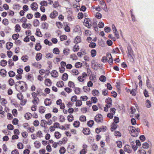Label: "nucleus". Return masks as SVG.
<instances>
[{
    "mask_svg": "<svg viewBox=\"0 0 154 154\" xmlns=\"http://www.w3.org/2000/svg\"><path fill=\"white\" fill-rule=\"evenodd\" d=\"M37 137L41 138L43 137V134L42 131H38L37 134H36Z\"/></svg>",
    "mask_w": 154,
    "mask_h": 154,
    "instance_id": "53",
    "label": "nucleus"
},
{
    "mask_svg": "<svg viewBox=\"0 0 154 154\" xmlns=\"http://www.w3.org/2000/svg\"><path fill=\"white\" fill-rule=\"evenodd\" d=\"M84 25L88 28H90L91 26V21L89 18H85L83 22Z\"/></svg>",
    "mask_w": 154,
    "mask_h": 154,
    "instance_id": "5",
    "label": "nucleus"
},
{
    "mask_svg": "<svg viewBox=\"0 0 154 154\" xmlns=\"http://www.w3.org/2000/svg\"><path fill=\"white\" fill-rule=\"evenodd\" d=\"M108 56L109 57L107 61L109 62L110 64L111 65L112 63L113 59L112 56L111 54H108Z\"/></svg>",
    "mask_w": 154,
    "mask_h": 154,
    "instance_id": "27",
    "label": "nucleus"
},
{
    "mask_svg": "<svg viewBox=\"0 0 154 154\" xmlns=\"http://www.w3.org/2000/svg\"><path fill=\"white\" fill-rule=\"evenodd\" d=\"M6 72L5 69H1L0 71V75L2 77H5L6 76Z\"/></svg>",
    "mask_w": 154,
    "mask_h": 154,
    "instance_id": "29",
    "label": "nucleus"
},
{
    "mask_svg": "<svg viewBox=\"0 0 154 154\" xmlns=\"http://www.w3.org/2000/svg\"><path fill=\"white\" fill-rule=\"evenodd\" d=\"M73 31L75 32H81V29L79 26H76L73 29Z\"/></svg>",
    "mask_w": 154,
    "mask_h": 154,
    "instance_id": "25",
    "label": "nucleus"
},
{
    "mask_svg": "<svg viewBox=\"0 0 154 154\" xmlns=\"http://www.w3.org/2000/svg\"><path fill=\"white\" fill-rule=\"evenodd\" d=\"M90 79L93 82H96L97 80L96 75L94 74H91L90 76Z\"/></svg>",
    "mask_w": 154,
    "mask_h": 154,
    "instance_id": "20",
    "label": "nucleus"
},
{
    "mask_svg": "<svg viewBox=\"0 0 154 154\" xmlns=\"http://www.w3.org/2000/svg\"><path fill=\"white\" fill-rule=\"evenodd\" d=\"M39 25V20L37 19L34 20L33 22V25L35 27H37Z\"/></svg>",
    "mask_w": 154,
    "mask_h": 154,
    "instance_id": "39",
    "label": "nucleus"
},
{
    "mask_svg": "<svg viewBox=\"0 0 154 154\" xmlns=\"http://www.w3.org/2000/svg\"><path fill=\"white\" fill-rule=\"evenodd\" d=\"M99 80L102 82H105L106 81V77L104 75H101L99 78Z\"/></svg>",
    "mask_w": 154,
    "mask_h": 154,
    "instance_id": "60",
    "label": "nucleus"
},
{
    "mask_svg": "<svg viewBox=\"0 0 154 154\" xmlns=\"http://www.w3.org/2000/svg\"><path fill=\"white\" fill-rule=\"evenodd\" d=\"M100 5L101 8L103 10L107 8V7L105 2L103 0L100 1Z\"/></svg>",
    "mask_w": 154,
    "mask_h": 154,
    "instance_id": "13",
    "label": "nucleus"
},
{
    "mask_svg": "<svg viewBox=\"0 0 154 154\" xmlns=\"http://www.w3.org/2000/svg\"><path fill=\"white\" fill-rule=\"evenodd\" d=\"M16 83V88H19L20 90L22 91H25L27 90V87L25 82L22 81H19L17 82Z\"/></svg>",
    "mask_w": 154,
    "mask_h": 154,
    "instance_id": "2",
    "label": "nucleus"
},
{
    "mask_svg": "<svg viewBox=\"0 0 154 154\" xmlns=\"http://www.w3.org/2000/svg\"><path fill=\"white\" fill-rule=\"evenodd\" d=\"M1 103L3 106H5L7 103V101L5 99L2 98L1 100Z\"/></svg>",
    "mask_w": 154,
    "mask_h": 154,
    "instance_id": "62",
    "label": "nucleus"
},
{
    "mask_svg": "<svg viewBox=\"0 0 154 154\" xmlns=\"http://www.w3.org/2000/svg\"><path fill=\"white\" fill-rule=\"evenodd\" d=\"M70 50L68 48H66L63 49V52L65 55H67L70 53Z\"/></svg>",
    "mask_w": 154,
    "mask_h": 154,
    "instance_id": "21",
    "label": "nucleus"
},
{
    "mask_svg": "<svg viewBox=\"0 0 154 154\" xmlns=\"http://www.w3.org/2000/svg\"><path fill=\"white\" fill-rule=\"evenodd\" d=\"M27 131H28L32 133L35 131V128L33 126H32L31 127H30L29 126L27 129Z\"/></svg>",
    "mask_w": 154,
    "mask_h": 154,
    "instance_id": "54",
    "label": "nucleus"
},
{
    "mask_svg": "<svg viewBox=\"0 0 154 154\" xmlns=\"http://www.w3.org/2000/svg\"><path fill=\"white\" fill-rule=\"evenodd\" d=\"M32 100V103L35 105L37 104L39 102V100L38 97L33 98Z\"/></svg>",
    "mask_w": 154,
    "mask_h": 154,
    "instance_id": "51",
    "label": "nucleus"
},
{
    "mask_svg": "<svg viewBox=\"0 0 154 154\" xmlns=\"http://www.w3.org/2000/svg\"><path fill=\"white\" fill-rule=\"evenodd\" d=\"M75 147V146L73 145H72L71 146H70L69 147L68 149H71V150L69 152L70 153H74L75 152V151L74 150Z\"/></svg>",
    "mask_w": 154,
    "mask_h": 154,
    "instance_id": "48",
    "label": "nucleus"
},
{
    "mask_svg": "<svg viewBox=\"0 0 154 154\" xmlns=\"http://www.w3.org/2000/svg\"><path fill=\"white\" fill-rule=\"evenodd\" d=\"M81 41V37L79 36H77L74 39V42L76 44L80 42Z\"/></svg>",
    "mask_w": 154,
    "mask_h": 154,
    "instance_id": "19",
    "label": "nucleus"
},
{
    "mask_svg": "<svg viewBox=\"0 0 154 154\" xmlns=\"http://www.w3.org/2000/svg\"><path fill=\"white\" fill-rule=\"evenodd\" d=\"M42 28L45 30H47L48 29L49 27V24L47 23L44 22L42 24Z\"/></svg>",
    "mask_w": 154,
    "mask_h": 154,
    "instance_id": "16",
    "label": "nucleus"
},
{
    "mask_svg": "<svg viewBox=\"0 0 154 154\" xmlns=\"http://www.w3.org/2000/svg\"><path fill=\"white\" fill-rule=\"evenodd\" d=\"M60 40L61 41L66 40L67 39V36L65 35H60Z\"/></svg>",
    "mask_w": 154,
    "mask_h": 154,
    "instance_id": "57",
    "label": "nucleus"
},
{
    "mask_svg": "<svg viewBox=\"0 0 154 154\" xmlns=\"http://www.w3.org/2000/svg\"><path fill=\"white\" fill-rule=\"evenodd\" d=\"M91 56L92 57H95L96 55L97 52L95 49H92L91 51Z\"/></svg>",
    "mask_w": 154,
    "mask_h": 154,
    "instance_id": "46",
    "label": "nucleus"
},
{
    "mask_svg": "<svg viewBox=\"0 0 154 154\" xmlns=\"http://www.w3.org/2000/svg\"><path fill=\"white\" fill-rule=\"evenodd\" d=\"M124 150L125 152H126L128 153L131 152L132 150L131 148L129 145H126L124 146Z\"/></svg>",
    "mask_w": 154,
    "mask_h": 154,
    "instance_id": "11",
    "label": "nucleus"
},
{
    "mask_svg": "<svg viewBox=\"0 0 154 154\" xmlns=\"http://www.w3.org/2000/svg\"><path fill=\"white\" fill-rule=\"evenodd\" d=\"M145 105L148 108H150L152 106L150 101L148 100L146 101Z\"/></svg>",
    "mask_w": 154,
    "mask_h": 154,
    "instance_id": "26",
    "label": "nucleus"
},
{
    "mask_svg": "<svg viewBox=\"0 0 154 154\" xmlns=\"http://www.w3.org/2000/svg\"><path fill=\"white\" fill-rule=\"evenodd\" d=\"M53 52L54 54H58L60 53V51L58 48H55L54 49Z\"/></svg>",
    "mask_w": 154,
    "mask_h": 154,
    "instance_id": "61",
    "label": "nucleus"
},
{
    "mask_svg": "<svg viewBox=\"0 0 154 154\" xmlns=\"http://www.w3.org/2000/svg\"><path fill=\"white\" fill-rule=\"evenodd\" d=\"M80 120L82 122H84L86 121V117L83 115H82L80 116L79 118Z\"/></svg>",
    "mask_w": 154,
    "mask_h": 154,
    "instance_id": "64",
    "label": "nucleus"
},
{
    "mask_svg": "<svg viewBox=\"0 0 154 154\" xmlns=\"http://www.w3.org/2000/svg\"><path fill=\"white\" fill-rule=\"evenodd\" d=\"M59 151L60 154H63L65 152L66 149L64 147L61 146L60 148Z\"/></svg>",
    "mask_w": 154,
    "mask_h": 154,
    "instance_id": "41",
    "label": "nucleus"
},
{
    "mask_svg": "<svg viewBox=\"0 0 154 154\" xmlns=\"http://www.w3.org/2000/svg\"><path fill=\"white\" fill-rule=\"evenodd\" d=\"M128 129L131 135L134 137L138 136L140 129L138 127L130 126L128 127Z\"/></svg>",
    "mask_w": 154,
    "mask_h": 154,
    "instance_id": "1",
    "label": "nucleus"
},
{
    "mask_svg": "<svg viewBox=\"0 0 154 154\" xmlns=\"http://www.w3.org/2000/svg\"><path fill=\"white\" fill-rule=\"evenodd\" d=\"M59 119L60 122H63L65 120L64 117L62 115L60 116Z\"/></svg>",
    "mask_w": 154,
    "mask_h": 154,
    "instance_id": "58",
    "label": "nucleus"
},
{
    "mask_svg": "<svg viewBox=\"0 0 154 154\" xmlns=\"http://www.w3.org/2000/svg\"><path fill=\"white\" fill-rule=\"evenodd\" d=\"M56 85L58 87H62L64 86V83L62 81H59L57 83Z\"/></svg>",
    "mask_w": 154,
    "mask_h": 154,
    "instance_id": "32",
    "label": "nucleus"
},
{
    "mask_svg": "<svg viewBox=\"0 0 154 154\" xmlns=\"http://www.w3.org/2000/svg\"><path fill=\"white\" fill-rule=\"evenodd\" d=\"M91 66L92 68L94 70L97 69L98 65L95 60H93L91 61Z\"/></svg>",
    "mask_w": 154,
    "mask_h": 154,
    "instance_id": "9",
    "label": "nucleus"
},
{
    "mask_svg": "<svg viewBox=\"0 0 154 154\" xmlns=\"http://www.w3.org/2000/svg\"><path fill=\"white\" fill-rule=\"evenodd\" d=\"M35 34L36 35L39 37H42L43 36L40 29L38 28L36 29V32Z\"/></svg>",
    "mask_w": 154,
    "mask_h": 154,
    "instance_id": "18",
    "label": "nucleus"
},
{
    "mask_svg": "<svg viewBox=\"0 0 154 154\" xmlns=\"http://www.w3.org/2000/svg\"><path fill=\"white\" fill-rule=\"evenodd\" d=\"M94 122L93 120H90L87 122V125L89 127H91L94 124Z\"/></svg>",
    "mask_w": 154,
    "mask_h": 154,
    "instance_id": "63",
    "label": "nucleus"
},
{
    "mask_svg": "<svg viewBox=\"0 0 154 154\" xmlns=\"http://www.w3.org/2000/svg\"><path fill=\"white\" fill-rule=\"evenodd\" d=\"M42 55L41 54L39 53L36 54V59L38 61L42 59Z\"/></svg>",
    "mask_w": 154,
    "mask_h": 154,
    "instance_id": "47",
    "label": "nucleus"
},
{
    "mask_svg": "<svg viewBox=\"0 0 154 154\" xmlns=\"http://www.w3.org/2000/svg\"><path fill=\"white\" fill-rule=\"evenodd\" d=\"M39 110L40 113H44L45 111V108L43 106H40L39 108Z\"/></svg>",
    "mask_w": 154,
    "mask_h": 154,
    "instance_id": "40",
    "label": "nucleus"
},
{
    "mask_svg": "<svg viewBox=\"0 0 154 154\" xmlns=\"http://www.w3.org/2000/svg\"><path fill=\"white\" fill-rule=\"evenodd\" d=\"M19 36V35L18 34H15L12 35V38L14 40H16L18 38Z\"/></svg>",
    "mask_w": 154,
    "mask_h": 154,
    "instance_id": "59",
    "label": "nucleus"
},
{
    "mask_svg": "<svg viewBox=\"0 0 154 154\" xmlns=\"http://www.w3.org/2000/svg\"><path fill=\"white\" fill-rule=\"evenodd\" d=\"M83 133L86 135H89L90 133L89 129L87 128H84L83 130Z\"/></svg>",
    "mask_w": 154,
    "mask_h": 154,
    "instance_id": "23",
    "label": "nucleus"
},
{
    "mask_svg": "<svg viewBox=\"0 0 154 154\" xmlns=\"http://www.w3.org/2000/svg\"><path fill=\"white\" fill-rule=\"evenodd\" d=\"M13 46V44L12 42H8L6 44V47L8 50L10 49Z\"/></svg>",
    "mask_w": 154,
    "mask_h": 154,
    "instance_id": "34",
    "label": "nucleus"
},
{
    "mask_svg": "<svg viewBox=\"0 0 154 154\" xmlns=\"http://www.w3.org/2000/svg\"><path fill=\"white\" fill-rule=\"evenodd\" d=\"M57 15V12L56 10L54 11L50 14V17L51 18H55Z\"/></svg>",
    "mask_w": 154,
    "mask_h": 154,
    "instance_id": "24",
    "label": "nucleus"
},
{
    "mask_svg": "<svg viewBox=\"0 0 154 154\" xmlns=\"http://www.w3.org/2000/svg\"><path fill=\"white\" fill-rule=\"evenodd\" d=\"M75 93L76 94H79L81 91V89L78 87H75L74 89Z\"/></svg>",
    "mask_w": 154,
    "mask_h": 154,
    "instance_id": "33",
    "label": "nucleus"
},
{
    "mask_svg": "<svg viewBox=\"0 0 154 154\" xmlns=\"http://www.w3.org/2000/svg\"><path fill=\"white\" fill-rule=\"evenodd\" d=\"M82 149L79 152L80 154H86L87 152L88 146L85 143H83L82 146Z\"/></svg>",
    "mask_w": 154,
    "mask_h": 154,
    "instance_id": "4",
    "label": "nucleus"
},
{
    "mask_svg": "<svg viewBox=\"0 0 154 154\" xmlns=\"http://www.w3.org/2000/svg\"><path fill=\"white\" fill-rule=\"evenodd\" d=\"M92 93L93 95L94 96H97L99 94L98 91L96 89L92 91Z\"/></svg>",
    "mask_w": 154,
    "mask_h": 154,
    "instance_id": "44",
    "label": "nucleus"
},
{
    "mask_svg": "<svg viewBox=\"0 0 154 154\" xmlns=\"http://www.w3.org/2000/svg\"><path fill=\"white\" fill-rule=\"evenodd\" d=\"M22 26L23 28L25 29H30L32 25L30 23L27 24L26 23H24L22 24Z\"/></svg>",
    "mask_w": 154,
    "mask_h": 154,
    "instance_id": "14",
    "label": "nucleus"
},
{
    "mask_svg": "<svg viewBox=\"0 0 154 154\" xmlns=\"http://www.w3.org/2000/svg\"><path fill=\"white\" fill-rule=\"evenodd\" d=\"M146 84L147 87L148 88H152V85L150 82V80L149 79H147L146 81Z\"/></svg>",
    "mask_w": 154,
    "mask_h": 154,
    "instance_id": "37",
    "label": "nucleus"
},
{
    "mask_svg": "<svg viewBox=\"0 0 154 154\" xmlns=\"http://www.w3.org/2000/svg\"><path fill=\"white\" fill-rule=\"evenodd\" d=\"M42 46L39 43H37L36 44L35 49L36 51H39L41 48Z\"/></svg>",
    "mask_w": 154,
    "mask_h": 154,
    "instance_id": "35",
    "label": "nucleus"
},
{
    "mask_svg": "<svg viewBox=\"0 0 154 154\" xmlns=\"http://www.w3.org/2000/svg\"><path fill=\"white\" fill-rule=\"evenodd\" d=\"M51 75L52 77L56 78L58 76V73L57 71L54 70L51 72Z\"/></svg>",
    "mask_w": 154,
    "mask_h": 154,
    "instance_id": "12",
    "label": "nucleus"
},
{
    "mask_svg": "<svg viewBox=\"0 0 154 154\" xmlns=\"http://www.w3.org/2000/svg\"><path fill=\"white\" fill-rule=\"evenodd\" d=\"M35 147L36 149H39L41 147V143L38 141L36 140L34 143Z\"/></svg>",
    "mask_w": 154,
    "mask_h": 154,
    "instance_id": "17",
    "label": "nucleus"
},
{
    "mask_svg": "<svg viewBox=\"0 0 154 154\" xmlns=\"http://www.w3.org/2000/svg\"><path fill=\"white\" fill-rule=\"evenodd\" d=\"M52 83L51 80L49 79H46L45 80V84L46 86H50L52 84Z\"/></svg>",
    "mask_w": 154,
    "mask_h": 154,
    "instance_id": "15",
    "label": "nucleus"
},
{
    "mask_svg": "<svg viewBox=\"0 0 154 154\" xmlns=\"http://www.w3.org/2000/svg\"><path fill=\"white\" fill-rule=\"evenodd\" d=\"M21 8V7L19 4L14 5L13 6V8L14 10H19Z\"/></svg>",
    "mask_w": 154,
    "mask_h": 154,
    "instance_id": "45",
    "label": "nucleus"
},
{
    "mask_svg": "<svg viewBox=\"0 0 154 154\" xmlns=\"http://www.w3.org/2000/svg\"><path fill=\"white\" fill-rule=\"evenodd\" d=\"M7 64V62L6 60H3L0 62V65L3 66H5Z\"/></svg>",
    "mask_w": 154,
    "mask_h": 154,
    "instance_id": "49",
    "label": "nucleus"
},
{
    "mask_svg": "<svg viewBox=\"0 0 154 154\" xmlns=\"http://www.w3.org/2000/svg\"><path fill=\"white\" fill-rule=\"evenodd\" d=\"M117 124L113 123L112 124L111 127V131H113L115 130L117 128Z\"/></svg>",
    "mask_w": 154,
    "mask_h": 154,
    "instance_id": "52",
    "label": "nucleus"
},
{
    "mask_svg": "<svg viewBox=\"0 0 154 154\" xmlns=\"http://www.w3.org/2000/svg\"><path fill=\"white\" fill-rule=\"evenodd\" d=\"M15 31L17 32H19L21 30L20 26L18 24H16L15 26Z\"/></svg>",
    "mask_w": 154,
    "mask_h": 154,
    "instance_id": "30",
    "label": "nucleus"
},
{
    "mask_svg": "<svg viewBox=\"0 0 154 154\" xmlns=\"http://www.w3.org/2000/svg\"><path fill=\"white\" fill-rule=\"evenodd\" d=\"M54 136L56 138L59 139L61 137V135L59 132L55 131L54 132Z\"/></svg>",
    "mask_w": 154,
    "mask_h": 154,
    "instance_id": "31",
    "label": "nucleus"
},
{
    "mask_svg": "<svg viewBox=\"0 0 154 154\" xmlns=\"http://www.w3.org/2000/svg\"><path fill=\"white\" fill-rule=\"evenodd\" d=\"M68 75L67 73H64L62 77V79L64 81L67 80L68 79Z\"/></svg>",
    "mask_w": 154,
    "mask_h": 154,
    "instance_id": "38",
    "label": "nucleus"
},
{
    "mask_svg": "<svg viewBox=\"0 0 154 154\" xmlns=\"http://www.w3.org/2000/svg\"><path fill=\"white\" fill-rule=\"evenodd\" d=\"M95 120L97 122H102L103 121L102 115L100 114H97L95 117Z\"/></svg>",
    "mask_w": 154,
    "mask_h": 154,
    "instance_id": "7",
    "label": "nucleus"
},
{
    "mask_svg": "<svg viewBox=\"0 0 154 154\" xmlns=\"http://www.w3.org/2000/svg\"><path fill=\"white\" fill-rule=\"evenodd\" d=\"M128 57L131 62L134 61V55L133 52L131 48H128Z\"/></svg>",
    "mask_w": 154,
    "mask_h": 154,
    "instance_id": "3",
    "label": "nucleus"
},
{
    "mask_svg": "<svg viewBox=\"0 0 154 154\" xmlns=\"http://www.w3.org/2000/svg\"><path fill=\"white\" fill-rule=\"evenodd\" d=\"M106 102L107 103L106 105V107H107V108L110 107L112 105L111 104L112 103V101L111 99L109 98H107L106 100Z\"/></svg>",
    "mask_w": 154,
    "mask_h": 154,
    "instance_id": "10",
    "label": "nucleus"
},
{
    "mask_svg": "<svg viewBox=\"0 0 154 154\" xmlns=\"http://www.w3.org/2000/svg\"><path fill=\"white\" fill-rule=\"evenodd\" d=\"M31 7L32 10H37L38 8V5L35 2H33L31 5Z\"/></svg>",
    "mask_w": 154,
    "mask_h": 154,
    "instance_id": "22",
    "label": "nucleus"
},
{
    "mask_svg": "<svg viewBox=\"0 0 154 154\" xmlns=\"http://www.w3.org/2000/svg\"><path fill=\"white\" fill-rule=\"evenodd\" d=\"M28 58L29 57L27 55H25L21 57V59L24 62H26L28 60Z\"/></svg>",
    "mask_w": 154,
    "mask_h": 154,
    "instance_id": "36",
    "label": "nucleus"
},
{
    "mask_svg": "<svg viewBox=\"0 0 154 154\" xmlns=\"http://www.w3.org/2000/svg\"><path fill=\"white\" fill-rule=\"evenodd\" d=\"M87 75V73L85 72H84L82 73V75L79 76L78 77V80L80 82H84Z\"/></svg>",
    "mask_w": 154,
    "mask_h": 154,
    "instance_id": "6",
    "label": "nucleus"
},
{
    "mask_svg": "<svg viewBox=\"0 0 154 154\" xmlns=\"http://www.w3.org/2000/svg\"><path fill=\"white\" fill-rule=\"evenodd\" d=\"M73 75H77L79 73V72L78 70L76 69H73L71 71Z\"/></svg>",
    "mask_w": 154,
    "mask_h": 154,
    "instance_id": "43",
    "label": "nucleus"
},
{
    "mask_svg": "<svg viewBox=\"0 0 154 154\" xmlns=\"http://www.w3.org/2000/svg\"><path fill=\"white\" fill-rule=\"evenodd\" d=\"M79 47L77 44H76L74 46L73 48V50L74 52H77L79 51Z\"/></svg>",
    "mask_w": 154,
    "mask_h": 154,
    "instance_id": "42",
    "label": "nucleus"
},
{
    "mask_svg": "<svg viewBox=\"0 0 154 154\" xmlns=\"http://www.w3.org/2000/svg\"><path fill=\"white\" fill-rule=\"evenodd\" d=\"M68 86L70 88H73L74 87L75 85L73 82L71 81H69L68 83Z\"/></svg>",
    "mask_w": 154,
    "mask_h": 154,
    "instance_id": "55",
    "label": "nucleus"
},
{
    "mask_svg": "<svg viewBox=\"0 0 154 154\" xmlns=\"http://www.w3.org/2000/svg\"><path fill=\"white\" fill-rule=\"evenodd\" d=\"M44 103L46 106H49L51 104V101L50 99H46L45 100Z\"/></svg>",
    "mask_w": 154,
    "mask_h": 154,
    "instance_id": "28",
    "label": "nucleus"
},
{
    "mask_svg": "<svg viewBox=\"0 0 154 154\" xmlns=\"http://www.w3.org/2000/svg\"><path fill=\"white\" fill-rule=\"evenodd\" d=\"M82 64L80 62H77L75 64V66L76 68H79L82 66Z\"/></svg>",
    "mask_w": 154,
    "mask_h": 154,
    "instance_id": "56",
    "label": "nucleus"
},
{
    "mask_svg": "<svg viewBox=\"0 0 154 154\" xmlns=\"http://www.w3.org/2000/svg\"><path fill=\"white\" fill-rule=\"evenodd\" d=\"M40 10H45V7L48 5L47 2L44 1H42L40 3Z\"/></svg>",
    "mask_w": 154,
    "mask_h": 154,
    "instance_id": "8",
    "label": "nucleus"
},
{
    "mask_svg": "<svg viewBox=\"0 0 154 154\" xmlns=\"http://www.w3.org/2000/svg\"><path fill=\"white\" fill-rule=\"evenodd\" d=\"M82 104V102L80 100H77L76 101L75 106H81Z\"/></svg>",
    "mask_w": 154,
    "mask_h": 154,
    "instance_id": "50",
    "label": "nucleus"
}]
</instances>
